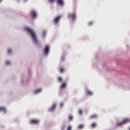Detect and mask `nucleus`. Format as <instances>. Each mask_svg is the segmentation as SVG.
<instances>
[{
    "mask_svg": "<svg viewBox=\"0 0 130 130\" xmlns=\"http://www.w3.org/2000/svg\"><path fill=\"white\" fill-rule=\"evenodd\" d=\"M25 30L31 36V38H32L35 43H38V40H37V38L36 37V35H35V33H34V31H33V30L29 27L26 28Z\"/></svg>",
    "mask_w": 130,
    "mask_h": 130,
    "instance_id": "1",
    "label": "nucleus"
},
{
    "mask_svg": "<svg viewBox=\"0 0 130 130\" xmlns=\"http://www.w3.org/2000/svg\"><path fill=\"white\" fill-rule=\"evenodd\" d=\"M128 122H130V119L126 118L121 122L119 123L118 125H122L123 124H125V123H128Z\"/></svg>",
    "mask_w": 130,
    "mask_h": 130,
    "instance_id": "2",
    "label": "nucleus"
},
{
    "mask_svg": "<svg viewBox=\"0 0 130 130\" xmlns=\"http://www.w3.org/2000/svg\"><path fill=\"white\" fill-rule=\"evenodd\" d=\"M44 52L46 55H48L49 53V46L47 45L45 47V49L44 50Z\"/></svg>",
    "mask_w": 130,
    "mask_h": 130,
    "instance_id": "3",
    "label": "nucleus"
},
{
    "mask_svg": "<svg viewBox=\"0 0 130 130\" xmlns=\"http://www.w3.org/2000/svg\"><path fill=\"white\" fill-rule=\"evenodd\" d=\"M60 19H61V15L56 17L54 19V23L55 24H58V22H59Z\"/></svg>",
    "mask_w": 130,
    "mask_h": 130,
    "instance_id": "4",
    "label": "nucleus"
},
{
    "mask_svg": "<svg viewBox=\"0 0 130 130\" xmlns=\"http://www.w3.org/2000/svg\"><path fill=\"white\" fill-rule=\"evenodd\" d=\"M68 17L69 19H72V20H75V19H76V13H74L69 14Z\"/></svg>",
    "mask_w": 130,
    "mask_h": 130,
    "instance_id": "5",
    "label": "nucleus"
},
{
    "mask_svg": "<svg viewBox=\"0 0 130 130\" xmlns=\"http://www.w3.org/2000/svg\"><path fill=\"white\" fill-rule=\"evenodd\" d=\"M55 108H56V104L53 105V106L49 109V111L50 112H53V111L55 110Z\"/></svg>",
    "mask_w": 130,
    "mask_h": 130,
    "instance_id": "6",
    "label": "nucleus"
},
{
    "mask_svg": "<svg viewBox=\"0 0 130 130\" xmlns=\"http://www.w3.org/2000/svg\"><path fill=\"white\" fill-rule=\"evenodd\" d=\"M29 122L31 124H38V123H39V120H37V119H32L30 121H29Z\"/></svg>",
    "mask_w": 130,
    "mask_h": 130,
    "instance_id": "7",
    "label": "nucleus"
},
{
    "mask_svg": "<svg viewBox=\"0 0 130 130\" xmlns=\"http://www.w3.org/2000/svg\"><path fill=\"white\" fill-rule=\"evenodd\" d=\"M30 16H31L34 19H35V18H36V11L32 10L30 12Z\"/></svg>",
    "mask_w": 130,
    "mask_h": 130,
    "instance_id": "8",
    "label": "nucleus"
},
{
    "mask_svg": "<svg viewBox=\"0 0 130 130\" xmlns=\"http://www.w3.org/2000/svg\"><path fill=\"white\" fill-rule=\"evenodd\" d=\"M57 2L58 5H60V6H63L64 3L63 0H57Z\"/></svg>",
    "mask_w": 130,
    "mask_h": 130,
    "instance_id": "9",
    "label": "nucleus"
},
{
    "mask_svg": "<svg viewBox=\"0 0 130 130\" xmlns=\"http://www.w3.org/2000/svg\"><path fill=\"white\" fill-rule=\"evenodd\" d=\"M0 111H2L4 113H6L7 112V110H6V108L0 107Z\"/></svg>",
    "mask_w": 130,
    "mask_h": 130,
    "instance_id": "10",
    "label": "nucleus"
},
{
    "mask_svg": "<svg viewBox=\"0 0 130 130\" xmlns=\"http://www.w3.org/2000/svg\"><path fill=\"white\" fill-rule=\"evenodd\" d=\"M67 87V83H63L61 85V89H64Z\"/></svg>",
    "mask_w": 130,
    "mask_h": 130,
    "instance_id": "11",
    "label": "nucleus"
},
{
    "mask_svg": "<svg viewBox=\"0 0 130 130\" xmlns=\"http://www.w3.org/2000/svg\"><path fill=\"white\" fill-rule=\"evenodd\" d=\"M97 115H92L90 116L89 119H94V118H96Z\"/></svg>",
    "mask_w": 130,
    "mask_h": 130,
    "instance_id": "12",
    "label": "nucleus"
},
{
    "mask_svg": "<svg viewBox=\"0 0 130 130\" xmlns=\"http://www.w3.org/2000/svg\"><path fill=\"white\" fill-rule=\"evenodd\" d=\"M86 94H87V95H89L90 96H92L93 95V92L90 90H87Z\"/></svg>",
    "mask_w": 130,
    "mask_h": 130,
    "instance_id": "13",
    "label": "nucleus"
},
{
    "mask_svg": "<svg viewBox=\"0 0 130 130\" xmlns=\"http://www.w3.org/2000/svg\"><path fill=\"white\" fill-rule=\"evenodd\" d=\"M78 129H83V128H84V125L81 124L78 125Z\"/></svg>",
    "mask_w": 130,
    "mask_h": 130,
    "instance_id": "14",
    "label": "nucleus"
},
{
    "mask_svg": "<svg viewBox=\"0 0 130 130\" xmlns=\"http://www.w3.org/2000/svg\"><path fill=\"white\" fill-rule=\"evenodd\" d=\"M97 126V124L96 123H93L91 125V127H93V128H94V127H96Z\"/></svg>",
    "mask_w": 130,
    "mask_h": 130,
    "instance_id": "15",
    "label": "nucleus"
},
{
    "mask_svg": "<svg viewBox=\"0 0 130 130\" xmlns=\"http://www.w3.org/2000/svg\"><path fill=\"white\" fill-rule=\"evenodd\" d=\"M41 91H42V89H38V90L35 91V94H37V93H40V92H41Z\"/></svg>",
    "mask_w": 130,
    "mask_h": 130,
    "instance_id": "16",
    "label": "nucleus"
},
{
    "mask_svg": "<svg viewBox=\"0 0 130 130\" xmlns=\"http://www.w3.org/2000/svg\"><path fill=\"white\" fill-rule=\"evenodd\" d=\"M68 119L70 120V121H72V120H73V116H72V115H70L68 116Z\"/></svg>",
    "mask_w": 130,
    "mask_h": 130,
    "instance_id": "17",
    "label": "nucleus"
},
{
    "mask_svg": "<svg viewBox=\"0 0 130 130\" xmlns=\"http://www.w3.org/2000/svg\"><path fill=\"white\" fill-rule=\"evenodd\" d=\"M64 72V69H63V68H61L60 69V73H63Z\"/></svg>",
    "mask_w": 130,
    "mask_h": 130,
    "instance_id": "18",
    "label": "nucleus"
},
{
    "mask_svg": "<svg viewBox=\"0 0 130 130\" xmlns=\"http://www.w3.org/2000/svg\"><path fill=\"white\" fill-rule=\"evenodd\" d=\"M58 81L59 82H62V78H61V77H59L58 79Z\"/></svg>",
    "mask_w": 130,
    "mask_h": 130,
    "instance_id": "19",
    "label": "nucleus"
},
{
    "mask_svg": "<svg viewBox=\"0 0 130 130\" xmlns=\"http://www.w3.org/2000/svg\"><path fill=\"white\" fill-rule=\"evenodd\" d=\"M66 128V125H63L61 126V130H64V129Z\"/></svg>",
    "mask_w": 130,
    "mask_h": 130,
    "instance_id": "20",
    "label": "nucleus"
},
{
    "mask_svg": "<svg viewBox=\"0 0 130 130\" xmlns=\"http://www.w3.org/2000/svg\"><path fill=\"white\" fill-rule=\"evenodd\" d=\"M11 52H12V50L11 49H9L8 50V53H11Z\"/></svg>",
    "mask_w": 130,
    "mask_h": 130,
    "instance_id": "21",
    "label": "nucleus"
},
{
    "mask_svg": "<svg viewBox=\"0 0 130 130\" xmlns=\"http://www.w3.org/2000/svg\"><path fill=\"white\" fill-rule=\"evenodd\" d=\"M67 130H72V126H69L68 127Z\"/></svg>",
    "mask_w": 130,
    "mask_h": 130,
    "instance_id": "22",
    "label": "nucleus"
},
{
    "mask_svg": "<svg viewBox=\"0 0 130 130\" xmlns=\"http://www.w3.org/2000/svg\"><path fill=\"white\" fill-rule=\"evenodd\" d=\"M60 106L61 108H62L63 107V103H61L60 105Z\"/></svg>",
    "mask_w": 130,
    "mask_h": 130,
    "instance_id": "23",
    "label": "nucleus"
},
{
    "mask_svg": "<svg viewBox=\"0 0 130 130\" xmlns=\"http://www.w3.org/2000/svg\"><path fill=\"white\" fill-rule=\"evenodd\" d=\"M49 3H53L54 2V0H48Z\"/></svg>",
    "mask_w": 130,
    "mask_h": 130,
    "instance_id": "24",
    "label": "nucleus"
},
{
    "mask_svg": "<svg viewBox=\"0 0 130 130\" xmlns=\"http://www.w3.org/2000/svg\"><path fill=\"white\" fill-rule=\"evenodd\" d=\"M79 114L82 115V110H79Z\"/></svg>",
    "mask_w": 130,
    "mask_h": 130,
    "instance_id": "25",
    "label": "nucleus"
},
{
    "mask_svg": "<svg viewBox=\"0 0 130 130\" xmlns=\"http://www.w3.org/2000/svg\"><path fill=\"white\" fill-rule=\"evenodd\" d=\"M89 26H91V25H93V22H91L88 23Z\"/></svg>",
    "mask_w": 130,
    "mask_h": 130,
    "instance_id": "26",
    "label": "nucleus"
},
{
    "mask_svg": "<svg viewBox=\"0 0 130 130\" xmlns=\"http://www.w3.org/2000/svg\"><path fill=\"white\" fill-rule=\"evenodd\" d=\"M6 64H10V61H6Z\"/></svg>",
    "mask_w": 130,
    "mask_h": 130,
    "instance_id": "27",
    "label": "nucleus"
},
{
    "mask_svg": "<svg viewBox=\"0 0 130 130\" xmlns=\"http://www.w3.org/2000/svg\"><path fill=\"white\" fill-rule=\"evenodd\" d=\"M62 60H63V58H62Z\"/></svg>",
    "mask_w": 130,
    "mask_h": 130,
    "instance_id": "28",
    "label": "nucleus"
},
{
    "mask_svg": "<svg viewBox=\"0 0 130 130\" xmlns=\"http://www.w3.org/2000/svg\"><path fill=\"white\" fill-rule=\"evenodd\" d=\"M2 2V0H0V2Z\"/></svg>",
    "mask_w": 130,
    "mask_h": 130,
    "instance_id": "29",
    "label": "nucleus"
},
{
    "mask_svg": "<svg viewBox=\"0 0 130 130\" xmlns=\"http://www.w3.org/2000/svg\"><path fill=\"white\" fill-rule=\"evenodd\" d=\"M129 130H130V127L129 128Z\"/></svg>",
    "mask_w": 130,
    "mask_h": 130,
    "instance_id": "30",
    "label": "nucleus"
},
{
    "mask_svg": "<svg viewBox=\"0 0 130 130\" xmlns=\"http://www.w3.org/2000/svg\"><path fill=\"white\" fill-rule=\"evenodd\" d=\"M26 1H27V0H25V2H26Z\"/></svg>",
    "mask_w": 130,
    "mask_h": 130,
    "instance_id": "31",
    "label": "nucleus"
}]
</instances>
